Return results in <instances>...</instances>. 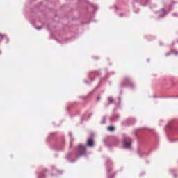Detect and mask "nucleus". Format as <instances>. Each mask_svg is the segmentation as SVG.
I'll list each match as a JSON object with an SVG mask.
<instances>
[{
	"label": "nucleus",
	"mask_w": 178,
	"mask_h": 178,
	"mask_svg": "<svg viewBox=\"0 0 178 178\" xmlns=\"http://www.w3.org/2000/svg\"><path fill=\"white\" fill-rule=\"evenodd\" d=\"M124 147L125 148H130V147H131V143L124 141Z\"/></svg>",
	"instance_id": "2"
},
{
	"label": "nucleus",
	"mask_w": 178,
	"mask_h": 178,
	"mask_svg": "<svg viewBox=\"0 0 178 178\" xmlns=\"http://www.w3.org/2000/svg\"><path fill=\"white\" fill-rule=\"evenodd\" d=\"M88 147H94V141H92V139H89L88 140Z\"/></svg>",
	"instance_id": "3"
},
{
	"label": "nucleus",
	"mask_w": 178,
	"mask_h": 178,
	"mask_svg": "<svg viewBox=\"0 0 178 178\" xmlns=\"http://www.w3.org/2000/svg\"><path fill=\"white\" fill-rule=\"evenodd\" d=\"M108 130L109 131H113V130H115V127H113L112 126L108 127Z\"/></svg>",
	"instance_id": "4"
},
{
	"label": "nucleus",
	"mask_w": 178,
	"mask_h": 178,
	"mask_svg": "<svg viewBox=\"0 0 178 178\" xmlns=\"http://www.w3.org/2000/svg\"><path fill=\"white\" fill-rule=\"evenodd\" d=\"M78 154L79 155H84L86 154V146L84 145H79Z\"/></svg>",
	"instance_id": "1"
},
{
	"label": "nucleus",
	"mask_w": 178,
	"mask_h": 178,
	"mask_svg": "<svg viewBox=\"0 0 178 178\" xmlns=\"http://www.w3.org/2000/svg\"><path fill=\"white\" fill-rule=\"evenodd\" d=\"M108 102L110 103V104H111V102H113V99H112V97H108Z\"/></svg>",
	"instance_id": "5"
},
{
	"label": "nucleus",
	"mask_w": 178,
	"mask_h": 178,
	"mask_svg": "<svg viewBox=\"0 0 178 178\" xmlns=\"http://www.w3.org/2000/svg\"><path fill=\"white\" fill-rule=\"evenodd\" d=\"M3 37H5V35L0 34V38H3Z\"/></svg>",
	"instance_id": "6"
}]
</instances>
